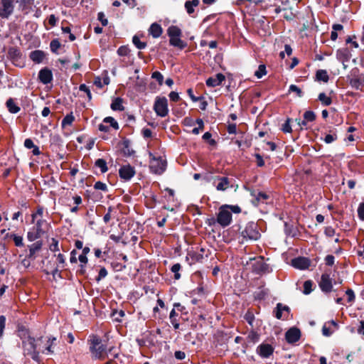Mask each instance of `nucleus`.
Returning <instances> with one entry per match:
<instances>
[{
  "label": "nucleus",
  "mask_w": 364,
  "mask_h": 364,
  "mask_svg": "<svg viewBox=\"0 0 364 364\" xmlns=\"http://www.w3.org/2000/svg\"><path fill=\"white\" fill-rule=\"evenodd\" d=\"M241 209L237 205H224L218 210L217 222L222 227L228 226L232 222V213H239Z\"/></svg>",
  "instance_id": "f257e3e1"
},
{
  "label": "nucleus",
  "mask_w": 364,
  "mask_h": 364,
  "mask_svg": "<svg viewBox=\"0 0 364 364\" xmlns=\"http://www.w3.org/2000/svg\"><path fill=\"white\" fill-rule=\"evenodd\" d=\"M90 351L95 359L103 360L107 355L106 346L97 336H92L90 339Z\"/></svg>",
  "instance_id": "f03ea898"
},
{
  "label": "nucleus",
  "mask_w": 364,
  "mask_h": 364,
  "mask_svg": "<svg viewBox=\"0 0 364 364\" xmlns=\"http://www.w3.org/2000/svg\"><path fill=\"white\" fill-rule=\"evenodd\" d=\"M242 237V242L247 240H257L261 235L258 230L257 225L253 222L246 225L245 229L241 232Z\"/></svg>",
  "instance_id": "7ed1b4c3"
},
{
  "label": "nucleus",
  "mask_w": 364,
  "mask_h": 364,
  "mask_svg": "<svg viewBox=\"0 0 364 364\" xmlns=\"http://www.w3.org/2000/svg\"><path fill=\"white\" fill-rule=\"evenodd\" d=\"M149 156L151 172L158 175L162 174L166 168V161L161 157H155L151 153H149Z\"/></svg>",
  "instance_id": "20e7f679"
},
{
  "label": "nucleus",
  "mask_w": 364,
  "mask_h": 364,
  "mask_svg": "<svg viewBox=\"0 0 364 364\" xmlns=\"http://www.w3.org/2000/svg\"><path fill=\"white\" fill-rule=\"evenodd\" d=\"M154 110L161 117L167 116L168 114L167 99L165 97H157L154 102Z\"/></svg>",
  "instance_id": "39448f33"
},
{
  "label": "nucleus",
  "mask_w": 364,
  "mask_h": 364,
  "mask_svg": "<svg viewBox=\"0 0 364 364\" xmlns=\"http://www.w3.org/2000/svg\"><path fill=\"white\" fill-rule=\"evenodd\" d=\"M14 0H0V17L8 18L14 12Z\"/></svg>",
  "instance_id": "423d86ee"
},
{
  "label": "nucleus",
  "mask_w": 364,
  "mask_h": 364,
  "mask_svg": "<svg viewBox=\"0 0 364 364\" xmlns=\"http://www.w3.org/2000/svg\"><path fill=\"white\" fill-rule=\"evenodd\" d=\"M119 174L121 178L129 181L135 175V169L129 164L124 165L119 168Z\"/></svg>",
  "instance_id": "0eeeda50"
},
{
  "label": "nucleus",
  "mask_w": 364,
  "mask_h": 364,
  "mask_svg": "<svg viewBox=\"0 0 364 364\" xmlns=\"http://www.w3.org/2000/svg\"><path fill=\"white\" fill-rule=\"evenodd\" d=\"M319 287L323 292H331L333 288L332 280L328 274H323L319 282Z\"/></svg>",
  "instance_id": "6e6552de"
},
{
  "label": "nucleus",
  "mask_w": 364,
  "mask_h": 364,
  "mask_svg": "<svg viewBox=\"0 0 364 364\" xmlns=\"http://www.w3.org/2000/svg\"><path fill=\"white\" fill-rule=\"evenodd\" d=\"M275 312V317L278 319H286L288 318L290 312V309L288 306L283 305L281 303L277 304Z\"/></svg>",
  "instance_id": "1a4fd4ad"
},
{
  "label": "nucleus",
  "mask_w": 364,
  "mask_h": 364,
  "mask_svg": "<svg viewBox=\"0 0 364 364\" xmlns=\"http://www.w3.org/2000/svg\"><path fill=\"white\" fill-rule=\"evenodd\" d=\"M213 185L219 191H224L230 186V181L228 177H215L213 181Z\"/></svg>",
  "instance_id": "9d476101"
},
{
  "label": "nucleus",
  "mask_w": 364,
  "mask_h": 364,
  "mask_svg": "<svg viewBox=\"0 0 364 364\" xmlns=\"http://www.w3.org/2000/svg\"><path fill=\"white\" fill-rule=\"evenodd\" d=\"M274 348L272 346L267 343H262L257 348V353L262 358H267L272 355Z\"/></svg>",
  "instance_id": "9b49d317"
},
{
  "label": "nucleus",
  "mask_w": 364,
  "mask_h": 364,
  "mask_svg": "<svg viewBox=\"0 0 364 364\" xmlns=\"http://www.w3.org/2000/svg\"><path fill=\"white\" fill-rule=\"evenodd\" d=\"M38 79L44 85L51 82L53 80V73L48 68L41 69L38 73Z\"/></svg>",
  "instance_id": "f8f14e48"
},
{
  "label": "nucleus",
  "mask_w": 364,
  "mask_h": 364,
  "mask_svg": "<svg viewBox=\"0 0 364 364\" xmlns=\"http://www.w3.org/2000/svg\"><path fill=\"white\" fill-rule=\"evenodd\" d=\"M286 340L289 343L298 341L301 337V331L297 328H291L285 334Z\"/></svg>",
  "instance_id": "ddd939ff"
},
{
  "label": "nucleus",
  "mask_w": 364,
  "mask_h": 364,
  "mask_svg": "<svg viewBox=\"0 0 364 364\" xmlns=\"http://www.w3.org/2000/svg\"><path fill=\"white\" fill-rule=\"evenodd\" d=\"M294 267L299 269H306L310 265V261L306 257H297L291 261Z\"/></svg>",
  "instance_id": "4468645a"
},
{
  "label": "nucleus",
  "mask_w": 364,
  "mask_h": 364,
  "mask_svg": "<svg viewBox=\"0 0 364 364\" xmlns=\"http://www.w3.org/2000/svg\"><path fill=\"white\" fill-rule=\"evenodd\" d=\"M41 338H39L38 341H36L34 338L28 337L26 341H23V348L27 351V354L38 350L36 342L41 341Z\"/></svg>",
  "instance_id": "2eb2a0df"
},
{
  "label": "nucleus",
  "mask_w": 364,
  "mask_h": 364,
  "mask_svg": "<svg viewBox=\"0 0 364 364\" xmlns=\"http://www.w3.org/2000/svg\"><path fill=\"white\" fill-rule=\"evenodd\" d=\"M225 77L222 73H218L215 77H210L206 80V85L208 87H214L222 84Z\"/></svg>",
  "instance_id": "dca6fc26"
},
{
  "label": "nucleus",
  "mask_w": 364,
  "mask_h": 364,
  "mask_svg": "<svg viewBox=\"0 0 364 364\" xmlns=\"http://www.w3.org/2000/svg\"><path fill=\"white\" fill-rule=\"evenodd\" d=\"M45 56H46L45 53L40 50H36L31 52L30 55H29L31 60L36 63H42Z\"/></svg>",
  "instance_id": "f3484780"
},
{
  "label": "nucleus",
  "mask_w": 364,
  "mask_h": 364,
  "mask_svg": "<svg viewBox=\"0 0 364 364\" xmlns=\"http://www.w3.org/2000/svg\"><path fill=\"white\" fill-rule=\"evenodd\" d=\"M163 30L161 26L157 23H154L151 25L149 33L153 38H159L162 34Z\"/></svg>",
  "instance_id": "a211bd4d"
},
{
  "label": "nucleus",
  "mask_w": 364,
  "mask_h": 364,
  "mask_svg": "<svg viewBox=\"0 0 364 364\" xmlns=\"http://www.w3.org/2000/svg\"><path fill=\"white\" fill-rule=\"evenodd\" d=\"M122 151L126 156H133L135 151L131 147L130 141L128 139H124L122 143Z\"/></svg>",
  "instance_id": "6ab92c4d"
},
{
  "label": "nucleus",
  "mask_w": 364,
  "mask_h": 364,
  "mask_svg": "<svg viewBox=\"0 0 364 364\" xmlns=\"http://www.w3.org/2000/svg\"><path fill=\"white\" fill-rule=\"evenodd\" d=\"M316 119V115L312 111H306L304 114V120H299L298 124L300 127L306 126V123L309 122H313Z\"/></svg>",
  "instance_id": "aec40b11"
},
{
  "label": "nucleus",
  "mask_w": 364,
  "mask_h": 364,
  "mask_svg": "<svg viewBox=\"0 0 364 364\" xmlns=\"http://www.w3.org/2000/svg\"><path fill=\"white\" fill-rule=\"evenodd\" d=\"M260 334L255 331L254 329H252L249 331L248 335L247 336V344H255L259 341Z\"/></svg>",
  "instance_id": "412c9836"
},
{
  "label": "nucleus",
  "mask_w": 364,
  "mask_h": 364,
  "mask_svg": "<svg viewBox=\"0 0 364 364\" xmlns=\"http://www.w3.org/2000/svg\"><path fill=\"white\" fill-rule=\"evenodd\" d=\"M169 43L170 45L174 47H177L180 49H183L187 46V43L181 39V36H172L169 38Z\"/></svg>",
  "instance_id": "4be33fe9"
},
{
  "label": "nucleus",
  "mask_w": 364,
  "mask_h": 364,
  "mask_svg": "<svg viewBox=\"0 0 364 364\" xmlns=\"http://www.w3.org/2000/svg\"><path fill=\"white\" fill-rule=\"evenodd\" d=\"M42 247V242L37 241L29 246V255L28 257L35 259V254L38 252Z\"/></svg>",
  "instance_id": "5701e85b"
},
{
  "label": "nucleus",
  "mask_w": 364,
  "mask_h": 364,
  "mask_svg": "<svg viewBox=\"0 0 364 364\" xmlns=\"http://www.w3.org/2000/svg\"><path fill=\"white\" fill-rule=\"evenodd\" d=\"M199 0L186 1L184 6L187 13L189 15L192 14L194 12V8L198 6L199 5Z\"/></svg>",
  "instance_id": "b1692460"
},
{
  "label": "nucleus",
  "mask_w": 364,
  "mask_h": 364,
  "mask_svg": "<svg viewBox=\"0 0 364 364\" xmlns=\"http://www.w3.org/2000/svg\"><path fill=\"white\" fill-rule=\"evenodd\" d=\"M167 34L169 38L181 36L182 31L181 30L176 26H171L167 29Z\"/></svg>",
  "instance_id": "393cba45"
},
{
  "label": "nucleus",
  "mask_w": 364,
  "mask_h": 364,
  "mask_svg": "<svg viewBox=\"0 0 364 364\" xmlns=\"http://www.w3.org/2000/svg\"><path fill=\"white\" fill-rule=\"evenodd\" d=\"M6 107L11 113L16 114L20 111V107L15 103L12 98L6 101Z\"/></svg>",
  "instance_id": "a878e982"
},
{
  "label": "nucleus",
  "mask_w": 364,
  "mask_h": 364,
  "mask_svg": "<svg viewBox=\"0 0 364 364\" xmlns=\"http://www.w3.org/2000/svg\"><path fill=\"white\" fill-rule=\"evenodd\" d=\"M111 108L112 110L114 111H122L124 110V106L122 105V100L120 97L115 98L112 104H111Z\"/></svg>",
  "instance_id": "bb28decb"
},
{
  "label": "nucleus",
  "mask_w": 364,
  "mask_h": 364,
  "mask_svg": "<svg viewBox=\"0 0 364 364\" xmlns=\"http://www.w3.org/2000/svg\"><path fill=\"white\" fill-rule=\"evenodd\" d=\"M316 77L318 81H323L324 82H327L329 80L328 75L325 70H318L316 72Z\"/></svg>",
  "instance_id": "cd10ccee"
},
{
  "label": "nucleus",
  "mask_w": 364,
  "mask_h": 364,
  "mask_svg": "<svg viewBox=\"0 0 364 364\" xmlns=\"http://www.w3.org/2000/svg\"><path fill=\"white\" fill-rule=\"evenodd\" d=\"M75 120V117L73 116V113H70L67 114L62 120L61 125L62 127H65L68 125H71L72 123Z\"/></svg>",
  "instance_id": "c85d7f7f"
},
{
  "label": "nucleus",
  "mask_w": 364,
  "mask_h": 364,
  "mask_svg": "<svg viewBox=\"0 0 364 364\" xmlns=\"http://www.w3.org/2000/svg\"><path fill=\"white\" fill-rule=\"evenodd\" d=\"M95 166L98 167L100 169L101 172L103 173L107 172L108 170L107 162L103 159H98L97 160H96Z\"/></svg>",
  "instance_id": "c756f323"
},
{
  "label": "nucleus",
  "mask_w": 364,
  "mask_h": 364,
  "mask_svg": "<svg viewBox=\"0 0 364 364\" xmlns=\"http://www.w3.org/2000/svg\"><path fill=\"white\" fill-rule=\"evenodd\" d=\"M318 100L324 106H328L332 102L331 97H328L324 92H321L318 95Z\"/></svg>",
  "instance_id": "7c9ffc66"
},
{
  "label": "nucleus",
  "mask_w": 364,
  "mask_h": 364,
  "mask_svg": "<svg viewBox=\"0 0 364 364\" xmlns=\"http://www.w3.org/2000/svg\"><path fill=\"white\" fill-rule=\"evenodd\" d=\"M46 220L43 219L38 220L35 227H33V230H36L40 235H43L44 233V230L43 229V225L46 224Z\"/></svg>",
  "instance_id": "2f4dec72"
},
{
  "label": "nucleus",
  "mask_w": 364,
  "mask_h": 364,
  "mask_svg": "<svg viewBox=\"0 0 364 364\" xmlns=\"http://www.w3.org/2000/svg\"><path fill=\"white\" fill-rule=\"evenodd\" d=\"M60 47H61V43L58 39H53L51 41V42L50 43V50L53 53L58 54V50Z\"/></svg>",
  "instance_id": "473e14b6"
},
{
  "label": "nucleus",
  "mask_w": 364,
  "mask_h": 364,
  "mask_svg": "<svg viewBox=\"0 0 364 364\" xmlns=\"http://www.w3.org/2000/svg\"><path fill=\"white\" fill-rule=\"evenodd\" d=\"M103 123L109 124L110 127L117 130L119 129V124L112 117H107L103 119Z\"/></svg>",
  "instance_id": "72a5a7b5"
},
{
  "label": "nucleus",
  "mask_w": 364,
  "mask_h": 364,
  "mask_svg": "<svg viewBox=\"0 0 364 364\" xmlns=\"http://www.w3.org/2000/svg\"><path fill=\"white\" fill-rule=\"evenodd\" d=\"M132 42L134 45L138 48V49H144L146 46V43L145 42H142L140 41L139 38L136 36H134L132 38Z\"/></svg>",
  "instance_id": "f704fd0d"
},
{
  "label": "nucleus",
  "mask_w": 364,
  "mask_h": 364,
  "mask_svg": "<svg viewBox=\"0 0 364 364\" xmlns=\"http://www.w3.org/2000/svg\"><path fill=\"white\" fill-rule=\"evenodd\" d=\"M350 85L353 87H354V88H355L357 90H359L363 86V82H362V80L360 78L354 77V78L350 79Z\"/></svg>",
  "instance_id": "c9c22d12"
},
{
  "label": "nucleus",
  "mask_w": 364,
  "mask_h": 364,
  "mask_svg": "<svg viewBox=\"0 0 364 364\" xmlns=\"http://www.w3.org/2000/svg\"><path fill=\"white\" fill-rule=\"evenodd\" d=\"M267 73L266 67L264 65H259L258 69L255 72V75L257 78H262Z\"/></svg>",
  "instance_id": "e433bc0d"
},
{
  "label": "nucleus",
  "mask_w": 364,
  "mask_h": 364,
  "mask_svg": "<svg viewBox=\"0 0 364 364\" xmlns=\"http://www.w3.org/2000/svg\"><path fill=\"white\" fill-rule=\"evenodd\" d=\"M56 341V338L55 337L49 338L48 340V346L46 348L45 350H43L42 352L44 353H53V345L54 342Z\"/></svg>",
  "instance_id": "4c0bfd02"
},
{
  "label": "nucleus",
  "mask_w": 364,
  "mask_h": 364,
  "mask_svg": "<svg viewBox=\"0 0 364 364\" xmlns=\"http://www.w3.org/2000/svg\"><path fill=\"white\" fill-rule=\"evenodd\" d=\"M181 266L178 263H176L171 267V272L174 273V278L176 279H179L181 278V274L179 273V271L181 270Z\"/></svg>",
  "instance_id": "58836bf2"
},
{
  "label": "nucleus",
  "mask_w": 364,
  "mask_h": 364,
  "mask_svg": "<svg viewBox=\"0 0 364 364\" xmlns=\"http://www.w3.org/2000/svg\"><path fill=\"white\" fill-rule=\"evenodd\" d=\"M338 136L335 132H331L325 136L323 141L326 144H331L337 139Z\"/></svg>",
  "instance_id": "ea45409f"
},
{
  "label": "nucleus",
  "mask_w": 364,
  "mask_h": 364,
  "mask_svg": "<svg viewBox=\"0 0 364 364\" xmlns=\"http://www.w3.org/2000/svg\"><path fill=\"white\" fill-rule=\"evenodd\" d=\"M255 199L260 203H264L268 198L269 196L263 192H258L255 195Z\"/></svg>",
  "instance_id": "a19ab883"
},
{
  "label": "nucleus",
  "mask_w": 364,
  "mask_h": 364,
  "mask_svg": "<svg viewBox=\"0 0 364 364\" xmlns=\"http://www.w3.org/2000/svg\"><path fill=\"white\" fill-rule=\"evenodd\" d=\"M56 260L58 262L57 267H60V268H63L65 267V257L63 254H61V253L58 254L56 255Z\"/></svg>",
  "instance_id": "79ce46f5"
},
{
  "label": "nucleus",
  "mask_w": 364,
  "mask_h": 364,
  "mask_svg": "<svg viewBox=\"0 0 364 364\" xmlns=\"http://www.w3.org/2000/svg\"><path fill=\"white\" fill-rule=\"evenodd\" d=\"M41 236V235L36 232V230L33 229L32 231H29L27 235V237L29 241H34L35 240L39 238Z\"/></svg>",
  "instance_id": "37998d69"
},
{
  "label": "nucleus",
  "mask_w": 364,
  "mask_h": 364,
  "mask_svg": "<svg viewBox=\"0 0 364 364\" xmlns=\"http://www.w3.org/2000/svg\"><path fill=\"white\" fill-rule=\"evenodd\" d=\"M152 78L156 80L160 85H161L164 82V76L163 75L159 72L155 71L151 75Z\"/></svg>",
  "instance_id": "c03bdc74"
},
{
  "label": "nucleus",
  "mask_w": 364,
  "mask_h": 364,
  "mask_svg": "<svg viewBox=\"0 0 364 364\" xmlns=\"http://www.w3.org/2000/svg\"><path fill=\"white\" fill-rule=\"evenodd\" d=\"M289 91L290 92H295L296 95L299 97H301L303 96V92L301 90L295 85H291L289 86Z\"/></svg>",
  "instance_id": "a18cd8bd"
},
{
  "label": "nucleus",
  "mask_w": 364,
  "mask_h": 364,
  "mask_svg": "<svg viewBox=\"0 0 364 364\" xmlns=\"http://www.w3.org/2000/svg\"><path fill=\"white\" fill-rule=\"evenodd\" d=\"M312 282L310 280L306 281L304 283V294H309L312 291Z\"/></svg>",
  "instance_id": "49530a36"
},
{
  "label": "nucleus",
  "mask_w": 364,
  "mask_h": 364,
  "mask_svg": "<svg viewBox=\"0 0 364 364\" xmlns=\"http://www.w3.org/2000/svg\"><path fill=\"white\" fill-rule=\"evenodd\" d=\"M245 319L247 321V322L253 327V323L255 321V316L251 312H247L245 315Z\"/></svg>",
  "instance_id": "de8ad7c7"
},
{
  "label": "nucleus",
  "mask_w": 364,
  "mask_h": 364,
  "mask_svg": "<svg viewBox=\"0 0 364 364\" xmlns=\"http://www.w3.org/2000/svg\"><path fill=\"white\" fill-rule=\"evenodd\" d=\"M94 188L96 190H101L103 191H107V185L105 183L101 182V181H97L94 185Z\"/></svg>",
  "instance_id": "09e8293b"
},
{
  "label": "nucleus",
  "mask_w": 364,
  "mask_h": 364,
  "mask_svg": "<svg viewBox=\"0 0 364 364\" xmlns=\"http://www.w3.org/2000/svg\"><path fill=\"white\" fill-rule=\"evenodd\" d=\"M79 90L82 92H85L87 94V96L89 100H91L92 95L90 90V88L85 84H82L79 87Z\"/></svg>",
  "instance_id": "8fccbe9b"
},
{
  "label": "nucleus",
  "mask_w": 364,
  "mask_h": 364,
  "mask_svg": "<svg viewBox=\"0 0 364 364\" xmlns=\"http://www.w3.org/2000/svg\"><path fill=\"white\" fill-rule=\"evenodd\" d=\"M107 275V269L105 267H102L100 269L99 274H98L97 277L96 278V281L97 282H100L101 279H102L105 277H106Z\"/></svg>",
  "instance_id": "3c124183"
},
{
  "label": "nucleus",
  "mask_w": 364,
  "mask_h": 364,
  "mask_svg": "<svg viewBox=\"0 0 364 364\" xmlns=\"http://www.w3.org/2000/svg\"><path fill=\"white\" fill-rule=\"evenodd\" d=\"M97 19L101 22L102 26H105L108 24V21L105 18V15L103 12H99L97 14Z\"/></svg>",
  "instance_id": "603ef678"
},
{
  "label": "nucleus",
  "mask_w": 364,
  "mask_h": 364,
  "mask_svg": "<svg viewBox=\"0 0 364 364\" xmlns=\"http://www.w3.org/2000/svg\"><path fill=\"white\" fill-rule=\"evenodd\" d=\"M289 122H290V119H288L285 123L282 125V130L284 132V133H290L291 132L292 129H291V125L289 124Z\"/></svg>",
  "instance_id": "864d4df0"
},
{
  "label": "nucleus",
  "mask_w": 364,
  "mask_h": 364,
  "mask_svg": "<svg viewBox=\"0 0 364 364\" xmlns=\"http://www.w3.org/2000/svg\"><path fill=\"white\" fill-rule=\"evenodd\" d=\"M12 237L16 246L21 247L23 245L22 237L16 235H14Z\"/></svg>",
  "instance_id": "5fc2aeb1"
},
{
  "label": "nucleus",
  "mask_w": 364,
  "mask_h": 364,
  "mask_svg": "<svg viewBox=\"0 0 364 364\" xmlns=\"http://www.w3.org/2000/svg\"><path fill=\"white\" fill-rule=\"evenodd\" d=\"M43 208L41 207V206H38V208H37V210L35 213H33L31 215V217H32V222L33 223L36 218L37 216H40V217H42L43 215Z\"/></svg>",
  "instance_id": "6e6d98bb"
},
{
  "label": "nucleus",
  "mask_w": 364,
  "mask_h": 364,
  "mask_svg": "<svg viewBox=\"0 0 364 364\" xmlns=\"http://www.w3.org/2000/svg\"><path fill=\"white\" fill-rule=\"evenodd\" d=\"M6 326V317L3 315L0 316V338L3 335L4 330Z\"/></svg>",
  "instance_id": "4d7b16f0"
},
{
  "label": "nucleus",
  "mask_w": 364,
  "mask_h": 364,
  "mask_svg": "<svg viewBox=\"0 0 364 364\" xmlns=\"http://www.w3.org/2000/svg\"><path fill=\"white\" fill-rule=\"evenodd\" d=\"M117 53L120 56H126L129 53V49L126 46H120L117 50Z\"/></svg>",
  "instance_id": "13d9d810"
},
{
  "label": "nucleus",
  "mask_w": 364,
  "mask_h": 364,
  "mask_svg": "<svg viewBox=\"0 0 364 364\" xmlns=\"http://www.w3.org/2000/svg\"><path fill=\"white\" fill-rule=\"evenodd\" d=\"M109 354L111 356L113 357V358H117L119 355V352L117 350L116 348L114 346H112L109 348L107 355Z\"/></svg>",
  "instance_id": "bf43d9fd"
},
{
  "label": "nucleus",
  "mask_w": 364,
  "mask_h": 364,
  "mask_svg": "<svg viewBox=\"0 0 364 364\" xmlns=\"http://www.w3.org/2000/svg\"><path fill=\"white\" fill-rule=\"evenodd\" d=\"M358 215L361 220H364V203H361L358 208Z\"/></svg>",
  "instance_id": "052dcab7"
},
{
  "label": "nucleus",
  "mask_w": 364,
  "mask_h": 364,
  "mask_svg": "<svg viewBox=\"0 0 364 364\" xmlns=\"http://www.w3.org/2000/svg\"><path fill=\"white\" fill-rule=\"evenodd\" d=\"M346 294L348 296V301L352 302L355 300V294L354 291L351 289H348L346 290Z\"/></svg>",
  "instance_id": "680f3d73"
},
{
  "label": "nucleus",
  "mask_w": 364,
  "mask_h": 364,
  "mask_svg": "<svg viewBox=\"0 0 364 364\" xmlns=\"http://www.w3.org/2000/svg\"><path fill=\"white\" fill-rule=\"evenodd\" d=\"M335 257L331 255H328L325 257L326 264L328 266H332L334 264Z\"/></svg>",
  "instance_id": "e2e57ef3"
},
{
  "label": "nucleus",
  "mask_w": 364,
  "mask_h": 364,
  "mask_svg": "<svg viewBox=\"0 0 364 364\" xmlns=\"http://www.w3.org/2000/svg\"><path fill=\"white\" fill-rule=\"evenodd\" d=\"M211 136H212L210 132H207L203 135V139L204 140H210L209 144L210 145H215V141L214 139H211Z\"/></svg>",
  "instance_id": "0e129e2a"
},
{
  "label": "nucleus",
  "mask_w": 364,
  "mask_h": 364,
  "mask_svg": "<svg viewBox=\"0 0 364 364\" xmlns=\"http://www.w3.org/2000/svg\"><path fill=\"white\" fill-rule=\"evenodd\" d=\"M227 131L229 134H236L237 126L235 124H230L227 127Z\"/></svg>",
  "instance_id": "69168bd1"
},
{
  "label": "nucleus",
  "mask_w": 364,
  "mask_h": 364,
  "mask_svg": "<svg viewBox=\"0 0 364 364\" xmlns=\"http://www.w3.org/2000/svg\"><path fill=\"white\" fill-rule=\"evenodd\" d=\"M325 234L328 237H333L335 235V230L332 227H327L325 229Z\"/></svg>",
  "instance_id": "338daca9"
},
{
  "label": "nucleus",
  "mask_w": 364,
  "mask_h": 364,
  "mask_svg": "<svg viewBox=\"0 0 364 364\" xmlns=\"http://www.w3.org/2000/svg\"><path fill=\"white\" fill-rule=\"evenodd\" d=\"M174 356L178 360H183L186 358V353L181 350H177L174 353Z\"/></svg>",
  "instance_id": "774afa93"
}]
</instances>
